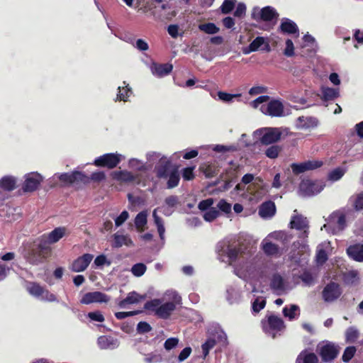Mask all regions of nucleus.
Here are the masks:
<instances>
[{"label":"nucleus","mask_w":363,"mask_h":363,"mask_svg":"<svg viewBox=\"0 0 363 363\" xmlns=\"http://www.w3.org/2000/svg\"><path fill=\"white\" fill-rule=\"evenodd\" d=\"M218 259L234 268L235 274L246 281H262L268 277V267L262 255L255 254V247L250 243L227 237L216 247Z\"/></svg>","instance_id":"f257e3e1"},{"label":"nucleus","mask_w":363,"mask_h":363,"mask_svg":"<svg viewBox=\"0 0 363 363\" xmlns=\"http://www.w3.org/2000/svg\"><path fill=\"white\" fill-rule=\"evenodd\" d=\"M144 308L153 313L155 315L162 319H167L176 309V305L172 301L163 303L160 298H154L147 301Z\"/></svg>","instance_id":"f03ea898"},{"label":"nucleus","mask_w":363,"mask_h":363,"mask_svg":"<svg viewBox=\"0 0 363 363\" xmlns=\"http://www.w3.org/2000/svg\"><path fill=\"white\" fill-rule=\"evenodd\" d=\"M147 160L150 162H154L159 159V164L155 167L156 175L159 179H167L169 174L174 169L172 167L171 160L160 152H150L146 155Z\"/></svg>","instance_id":"7ed1b4c3"},{"label":"nucleus","mask_w":363,"mask_h":363,"mask_svg":"<svg viewBox=\"0 0 363 363\" xmlns=\"http://www.w3.org/2000/svg\"><path fill=\"white\" fill-rule=\"evenodd\" d=\"M253 137L262 145H269L281 139V132L278 128H262L254 131Z\"/></svg>","instance_id":"20e7f679"},{"label":"nucleus","mask_w":363,"mask_h":363,"mask_svg":"<svg viewBox=\"0 0 363 363\" xmlns=\"http://www.w3.org/2000/svg\"><path fill=\"white\" fill-rule=\"evenodd\" d=\"M262 325L265 334L272 338L280 336L285 328L283 320L274 315L266 316L265 319L262 320Z\"/></svg>","instance_id":"39448f33"},{"label":"nucleus","mask_w":363,"mask_h":363,"mask_svg":"<svg viewBox=\"0 0 363 363\" xmlns=\"http://www.w3.org/2000/svg\"><path fill=\"white\" fill-rule=\"evenodd\" d=\"M57 180L61 182L62 185H71L74 183L86 182L87 177L83 173L74 171L70 173L55 174L51 178L49 179V184L52 187L57 185Z\"/></svg>","instance_id":"423d86ee"},{"label":"nucleus","mask_w":363,"mask_h":363,"mask_svg":"<svg viewBox=\"0 0 363 363\" xmlns=\"http://www.w3.org/2000/svg\"><path fill=\"white\" fill-rule=\"evenodd\" d=\"M316 352L324 362L330 363L337 357L339 347L329 341H323L317 345Z\"/></svg>","instance_id":"0eeeda50"},{"label":"nucleus","mask_w":363,"mask_h":363,"mask_svg":"<svg viewBox=\"0 0 363 363\" xmlns=\"http://www.w3.org/2000/svg\"><path fill=\"white\" fill-rule=\"evenodd\" d=\"M345 216L342 213L335 212L330 216L328 223L325 224L321 229L324 228L328 233L337 234L345 228Z\"/></svg>","instance_id":"6e6552de"},{"label":"nucleus","mask_w":363,"mask_h":363,"mask_svg":"<svg viewBox=\"0 0 363 363\" xmlns=\"http://www.w3.org/2000/svg\"><path fill=\"white\" fill-rule=\"evenodd\" d=\"M124 159V156L119 153H106L96 157L93 162L96 167L113 169Z\"/></svg>","instance_id":"1a4fd4ad"},{"label":"nucleus","mask_w":363,"mask_h":363,"mask_svg":"<svg viewBox=\"0 0 363 363\" xmlns=\"http://www.w3.org/2000/svg\"><path fill=\"white\" fill-rule=\"evenodd\" d=\"M251 17L252 19L259 21H272L279 17V13L276 9L270 6H267L260 9L258 6H255L251 12Z\"/></svg>","instance_id":"9d476101"},{"label":"nucleus","mask_w":363,"mask_h":363,"mask_svg":"<svg viewBox=\"0 0 363 363\" xmlns=\"http://www.w3.org/2000/svg\"><path fill=\"white\" fill-rule=\"evenodd\" d=\"M44 177L36 172H30L24 176V182L22 184L23 192H33L40 186Z\"/></svg>","instance_id":"9b49d317"},{"label":"nucleus","mask_w":363,"mask_h":363,"mask_svg":"<svg viewBox=\"0 0 363 363\" xmlns=\"http://www.w3.org/2000/svg\"><path fill=\"white\" fill-rule=\"evenodd\" d=\"M262 113L271 117L284 116V107L281 101L272 99L267 104L262 105L259 108Z\"/></svg>","instance_id":"f8f14e48"},{"label":"nucleus","mask_w":363,"mask_h":363,"mask_svg":"<svg viewBox=\"0 0 363 363\" xmlns=\"http://www.w3.org/2000/svg\"><path fill=\"white\" fill-rule=\"evenodd\" d=\"M324 188L321 183L310 180L302 181L299 185V194L302 196H313L319 194Z\"/></svg>","instance_id":"ddd939ff"},{"label":"nucleus","mask_w":363,"mask_h":363,"mask_svg":"<svg viewBox=\"0 0 363 363\" xmlns=\"http://www.w3.org/2000/svg\"><path fill=\"white\" fill-rule=\"evenodd\" d=\"M67 234L65 227H57L48 234H43L39 238V241L45 246L57 242L61 238Z\"/></svg>","instance_id":"4468645a"},{"label":"nucleus","mask_w":363,"mask_h":363,"mask_svg":"<svg viewBox=\"0 0 363 363\" xmlns=\"http://www.w3.org/2000/svg\"><path fill=\"white\" fill-rule=\"evenodd\" d=\"M290 227L291 228L302 231L299 235L300 238L304 239L308 237L309 228L308 220L307 218L302 215H294L290 221Z\"/></svg>","instance_id":"2eb2a0df"},{"label":"nucleus","mask_w":363,"mask_h":363,"mask_svg":"<svg viewBox=\"0 0 363 363\" xmlns=\"http://www.w3.org/2000/svg\"><path fill=\"white\" fill-rule=\"evenodd\" d=\"M269 287L274 294L281 296L286 290V280L279 273H274L270 278Z\"/></svg>","instance_id":"dca6fc26"},{"label":"nucleus","mask_w":363,"mask_h":363,"mask_svg":"<svg viewBox=\"0 0 363 363\" xmlns=\"http://www.w3.org/2000/svg\"><path fill=\"white\" fill-rule=\"evenodd\" d=\"M45 248V246L40 242L38 244V248H32L26 251L23 257L26 259V261L33 264L38 265L43 262V256L42 254V250Z\"/></svg>","instance_id":"f3484780"},{"label":"nucleus","mask_w":363,"mask_h":363,"mask_svg":"<svg viewBox=\"0 0 363 363\" xmlns=\"http://www.w3.org/2000/svg\"><path fill=\"white\" fill-rule=\"evenodd\" d=\"M342 294L339 284L335 282L328 284L323 290L322 296L325 302H333L337 299Z\"/></svg>","instance_id":"a211bd4d"},{"label":"nucleus","mask_w":363,"mask_h":363,"mask_svg":"<svg viewBox=\"0 0 363 363\" xmlns=\"http://www.w3.org/2000/svg\"><path fill=\"white\" fill-rule=\"evenodd\" d=\"M323 165L320 160H308L301 163H293L291 165L293 172L296 174L303 173L308 170L315 169Z\"/></svg>","instance_id":"6ab92c4d"},{"label":"nucleus","mask_w":363,"mask_h":363,"mask_svg":"<svg viewBox=\"0 0 363 363\" xmlns=\"http://www.w3.org/2000/svg\"><path fill=\"white\" fill-rule=\"evenodd\" d=\"M110 297L101 291L88 292L85 294L80 300L82 304H90L92 303H107Z\"/></svg>","instance_id":"aec40b11"},{"label":"nucleus","mask_w":363,"mask_h":363,"mask_svg":"<svg viewBox=\"0 0 363 363\" xmlns=\"http://www.w3.org/2000/svg\"><path fill=\"white\" fill-rule=\"evenodd\" d=\"M93 257V255L89 253L79 257L72 262L70 269L74 272H84L91 263Z\"/></svg>","instance_id":"412c9836"},{"label":"nucleus","mask_w":363,"mask_h":363,"mask_svg":"<svg viewBox=\"0 0 363 363\" xmlns=\"http://www.w3.org/2000/svg\"><path fill=\"white\" fill-rule=\"evenodd\" d=\"M208 337L215 338L216 343L221 345H226L228 343V337L225 333L218 325L211 326L208 330Z\"/></svg>","instance_id":"4be33fe9"},{"label":"nucleus","mask_w":363,"mask_h":363,"mask_svg":"<svg viewBox=\"0 0 363 363\" xmlns=\"http://www.w3.org/2000/svg\"><path fill=\"white\" fill-rule=\"evenodd\" d=\"M318 96L323 102L333 101L340 96V89L322 86Z\"/></svg>","instance_id":"5701e85b"},{"label":"nucleus","mask_w":363,"mask_h":363,"mask_svg":"<svg viewBox=\"0 0 363 363\" xmlns=\"http://www.w3.org/2000/svg\"><path fill=\"white\" fill-rule=\"evenodd\" d=\"M152 74L157 77H163L168 75L173 69L172 64H158L152 62L150 67Z\"/></svg>","instance_id":"b1692460"},{"label":"nucleus","mask_w":363,"mask_h":363,"mask_svg":"<svg viewBox=\"0 0 363 363\" xmlns=\"http://www.w3.org/2000/svg\"><path fill=\"white\" fill-rule=\"evenodd\" d=\"M97 344L101 350H114L119 346L116 338L108 335H101L97 340Z\"/></svg>","instance_id":"393cba45"},{"label":"nucleus","mask_w":363,"mask_h":363,"mask_svg":"<svg viewBox=\"0 0 363 363\" xmlns=\"http://www.w3.org/2000/svg\"><path fill=\"white\" fill-rule=\"evenodd\" d=\"M112 238L113 242L111 246L113 248H119L123 245L127 247L134 246V243L128 235H123L118 232L114 233Z\"/></svg>","instance_id":"a878e982"},{"label":"nucleus","mask_w":363,"mask_h":363,"mask_svg":"<svg viewBox=\"0 0 363 363\" xmlns=\"http://www.w3.org/2000/svg\"><path fill=\"white\" fill-rule=\"evenodd\" d=\"M318 125V120L313 116H299L296 119V126L298 129H308Z\"/></svg>","instance_id":"bb28decb"},{"label":"nucleus","mask_w":363,"mask_h":363,"mask_svg":"<svg viewBox=\"0 0 363 363\" xmlns=\"http://www.w3.org/2000/svg\"><path fill=\"white\" fill-rule=\"evenodd\" d=\"M144 298L145 296H141L136 291H131L124 299L120 301L118 305L121 308H125L128 305L138 303Z\"/></svg>","instance_id":"cd10ccee"},{"label":"nucleus","mask_w":363,"mask_h":363,"mask_svg":"<svg viewBox=\"0 0 363 363\" xmlns=\"http://www.w3.org/2000/svg\"><path fill=\"white\" fill-rule=\"evenodd\" d=\"M262 245L264 252L268 256L279 257L282 254V250L278 245L272 243L267 239L262 242Z\"/></svg>","instance_id":"c85d7f7f"},{"label":"nucleus","mask_w":363,"mask_h":363,"mask_svg":"<svg viewBox=\"0 0 363 363\" xmlns=\"http://www.w3.org/2000/svg\"><path fill=\"white\" fill-rule=\"evenodd\" d=\"M275 204L271 201L264 202L259 209V215L263 218H272L275 214Z\"/></svg>","instance_id":"c756f323"},{"label":"nucleus","mask_w":363,"mask_h":363,"mask_svg":"<svg viewBox=\"0 0 363 363\" xmlns=\"http://www.w3.org/2000/svg\"><path fill=\"white\" fill-rule=\"evenodd\" d=\"M348 256L357 262H363V244L350 245L347 249Z\"/></svg>","instance_id":"7c9ffc66"},{"label":"nucleus","mask_w":363,"mask_h":363,"mask_svg":"<svg viewBox=\"0 0 363 363\" xmlns=\"http://www.w3.org/2000/svg\"><path fill=\"white\" fill-rule=\"evenodd\" d=\"M280 29L283 33L289 34L298 33L297 25L293 21L286 18L281 20Z\"/></svg>","instance_id":"2f4dec72"},{"label":"nucleus","mask_w":363,"mask_h":363,"mask_svg":"<svg viewBox=\"0 0 363 363\" xmlns=\"http://www.w3.org/2000/svg\"><path fill=\"white\" fill-rule=\"evenodd\" d=\"M111 176L113 179L123 182H130L135 179V177L131 172L125 170L113 172Z\"/></svg>","instance_id":"473e14b6"},{"label":"nucleus","mask_w":363,"mask_h":363,"mask_svg":"<svg viewBox=\"0 0 363 363\" xmlns=\"http://www.w3.org/2000/svg\"><path fill=\"white\" fill-rule=\"evenodd\" d=\"M16 186V179L13 176H4L0 179V188L8 191H13Z\"/></svg>","instance_id":"72a5a7b5"},{"label":"nucleus","mask_w":363,"mask_h":363,"mask_svg":"<svg viewBox=\"0 0 363 363\" xmlns=\"http://www.w3.org/2000/svg\"><path fill=\"white\" fill-rule=\"evenodd\" d=\"M123 84L125 86H118V94L115 100L116 101H128L129 97L133 94L132 89L130 87L129 84H126L125 82H123Z\"/></svg>","instance_id":"f704fd0d"},{"label":"nucleus","mask_w":363,"mask_h":363,"mask_svg":"<svg viewBox=\"0 0 363 363\" xmlns=\"http://www.w3.org/2000/svg\"><path fill=\"white\" fill-rule=\"evenodd\" d=\"M265 43L263 37H257L247 47L243 48L242 52L248 55L252 52L258 50V49Z\"/></svg>","instance_id":"c9c22d12"},{"label":"nucleus","mask_w":363,"mask_h":363,"mask_svg":"<svg viewBox=\"0 0 363 363\" xmlns=\"http://www.w3.org/2000/svg\"><path fill=\"white\" fill-rule=\"evenodd\" d=\"M180 180V174L177 169H174L170 174H169L167 179V189H173L178 186Z\"/></svg>","instance_id":"e433bc0d"},{"label":"nucleus","mask_w":363,"mask_h":363,"mask_svg":"<svg viewBox=\"0 0 363 363\" xmlns=\"http://www.w3.org/2000/svg\"><path fill=\"white\" fill-rule=\"evenodd\" d=\"M349 202L351 203L352 206L357 211H360L363 210V192H360L352 196Z\"/></svg>","instance_id":"4c0bfd02"},{"label":"nucleus","mask_w":363,"mask_h":363,"mask_svg":"<svg viewBox=\"0 0 363 363\" xmlns=\"http://www.w3.org/2000/svg\"><path fill=\"white\" fill-rule=\"evenodd\" d=\"M147 213L146 211H143L137 214L135 218V225L138 231H143L144 228L147 224Z\"/></svg>","instance_id":"58836bf2"},{"label":"nucleus","mask_w":363,"mask_h":363,"mask_svg":"<svg viewBox=\"0 0 363 363\" xmlns=\"http://www.w3.org/2000/svg\"><path fill=\"white\" fill-rule=\"evenodd\" d=\"M227 300L230 303H237L240 300L241 295L240 291L233 286H230L227 289Z\"/></svg>","instance_id":"ea45409f"},{"label":"nucleus","mask_w":363,"mask_h":363,"mask_svg":"<svg viewBox=\"0 0 363 363\" xmlns=\"http://www.w3.org/2000/svg\"><path fill=\"white\" fill-rule=\"evenodd\" d=\"M267 238L281 241L285 245L290 241L291 237L284 231H275L269 234Z\"/></svg>","instance_id":"a19ab883"},{"label":"nucleus","mask_w":363,"mask_h":363,"mask_svg":"<svg viewBox=\"0 0 363 363\" xmlns=\"http://www.w3.org/2000/svg\"><path fill=\"white\" fill-rule=\"evenodd\" d=\"M344 282L348 285H354L358 283L359 272L357 270H350L344 274Z\"/></svg>","instance_id":"79ce46f5"},{"label":"nucleus","mask_w":363,"mask_h":363,"mask_svg":"<svg viewBox=\"0 0 363 363\" xmlns=\"http://www.w3.org/2000/svg\"><path fill=\"white\" fill-rule=\"evenodd\" d=\"M44 289L45 288L42 287L40 285L35 282L30 283L27 286V290L28 293L31 296L38 299H40L42 294L43 293Z\"/></svg>","instance_id":"37998d69"},{"label":"nucleus","mask_w":363,"mask_h":363,"mask_svg":"<svg viewBox=\"0 0 363 363\" xmlns=\"http://www.w3.org/2000/svg\"><path fill=\"white\" fill-rule=\"evenodd\" d=\"M266 306V299L263 296H256L252 300V310L253 313H259Z\"/></svg>","instance_id":"c03bdc74"},{"label":"nucleus","mask_w":363,"mask_h":363,"mask_svg":"<svg viewBox=\"0 0 363 363\" xmlns=\"http://www.w3.org/2000/svg\"><path fill=\"white\" fill-rule=\"evenodd\" d=\"M299 308L296 305H291L289 308L285 306L283 308V314L285 317L289 318V320L294 319L299 315Z\"/></svg>","instance_id":"a18cd8bd"},{"label":"nucleus","mask_w":363,"mask_h":363,"mask_svg":"<svg viewBox=\"0 0 363 363\" xmlns=\"http://www.w3.org/2000/svg\"><path fill=\"white\" fill-rule=\"evenodd\" d=\"M281 150V146L272 145L266 149L264 154L269 159H276L278 157Z\"/></svg>","instance_id":"49530a36"},{"label":"nucleus","mask_w":363,"mask_h":363,"mask_svg":"<svg viewBox=\"0 0 363 363\" xmlns=\"http://www.w3.org/2000/svg\"><path fill=\"white\" fill-rule=\"evenodd\" d=\"M359 337L358 330L354 327H350L345 332V340L347 343L354 342Z\"/></svg>","instance_id":"de8ad7c7"},{"label":"nucleus","mask_w":363,"mask_h":363,"mask_svg":"<svg viewBox=\"0 0 363 363\" xmlns=\"http://www.w3.org/2000/svg\"><path fill=\"white\" fill-rule=\"evenodd\" d=\"M199 29L208 34H216L218 32V28L213 23L200 24Z\"/></svg>","instance_id":"09e8293b"},{"label":"nucleus","mask_w":363,"mask_h":363,"mask_svg":"<svg viewBox=\"0 0 363 363\" xmlns=\"http://www.w3.org/2000/svg\"><path fill=\"white\" fill-rule=\"evenodd\" d=\"M216 344L215 338L208 337L206 341L201 345L203 357L205 358L211 350Z\"/></svg>","instance_id":"8fccbe9b"},{"label":"nucleus","mask_w":363,"mask_h":363,"mask_svg":"<svg viewBox=\"0 0 363 363\" xmlns=\"http://www.w3.org/2000/svg\"><path fill=\"white\" fill-rule=\"evenodd\" d=\"M241 96L240 94H229L224 91H218V97L220 100L223 101V102L226 103H231L233 102V99L235 98H240Z\"/></svg>","instance_id":"3c124183"},{"label":"nucleus","mask_w":363,"mask_h":363,"mask_svg":"<svg viewBox=\"0 0 363 363\" xmlns=\"http://www.w3.org/2000/svg\"><path fill=\"white\" fill-rule=\"evenodd\" d=\"M147 267L143 263L135 264L131 268L132 274L137 277L143 276L146 272Z\"/></svg>","instance_id":"603ef678"},{"label":"nucleus","mask_w":363,"mask_h":363,"mask_svg":"<svg viewBox=\"0 0 363 363\" xmlns=\"http://www.w3.org/2000/svg\"><path fill=\"white\" fill-rule=\"evenodd\" d=\"M302 357L303 363H319L318 357L313 352H302L298 359Z\"/></svg>","instance_id":"864d4df0"},{"label":"nucleus","mask_w":363,"mask_h":363,"mask_svg":"<svg viewBox=\"0 0 363 363\" xmlns=\"http://www.w3.org/2000/svg\"><path fill=\"white\" fill-rule=\"evenodd\" d=\"M345 172V171L344 169L337 167L329 173L328 179L333 182H336L343 177Z\"/></svg>","instance_id":"5fc2aeb1"},{"label":"nucleus","mask_w":363,"mask_h":363,"mask_svg":"<svg viewBox=\"0 0 363 363\" xmlns=\"http://www.w3.org/2000/svg\"><path fill=\"white\" fill-rule=\"evenodd\" d=\"M236 0H224L220 6L221 12L224 14L230 13L233 9Z\"/></svg>","instance_id":"6e6d98bb"},{"label":"nucleus","mask_w":363,"mask_h":363,"mask_svg":"<svg viewBox=\"0 0 363 363\" xmlns=\"http://www.w3.org/2000/svg\"><path fill=\"white\" fill-rule=\"evenodd\" d=\"M219 215V211L214 207L210 208L203 214V218L208 222L215 220Z\"/></svg>","instance_id":"4d7b16f0"},{"label":"nucleus","mask_w":363,"mask_h":363,"mask_svg":"<svg viewBox=\"0 0 363 363\" xmlns=\"http://www.w3.org/2000/svg\"><path fill=\"white\" fill-rule=\"evenodd\" d=\"M356 350V347L354 346L346 347L342 357V361L344 362H348L355 354Z\"/></svg>","instance_id":"13d9d810"},{"label":"nucleus","mask_w":363,"mask_h":363,"mask_svg":"<svg viewBox=\"0 0 363 363\" xmlns=\"http://www.w3.org/2000/svg\"><path fill=\"white\" fill-rule=\"evenodd\" d=\"M269 100V96L267 95H263L257 97L255 100L252 101L250 103V106L253 108H257L259 106L261 107L263 104L268 101Z\"/></svg>","instance_id":"bf43d9fd"},{"label":"nucleus","mask_w":363,"mask_h":363,"mask_svg":"<svg viewBox=\"0 0 363 363\" xmlns=\"http://www.w3.org/2000/svg\"><path fill=\"white\" fill-rule=\"evenodd\" d=\"M128 166L130 168L142 171L145 169V167L144 163L138 159L132 158L128 162Z\"/></svg>","instance_id":"052dcab7"},{"label":"nucleus","mask_w":363,"mask_h":363,"mask_svg":"<svg viewBox=\"0 0 363 363\" xmlns=\"http://www.w3.org/2000/svg\"><path fill=\"white\" fill-rule=\"evenodd\" d=\"M303 42L305 43V46H309L311 49L313 50H315L318 45L315 41V39L309 34H306L303 37Z\"/></svg>","instance_id":"680f3d73"},{"label":"nucleus","mask_w":363,"mask_h":363,"mask_svg":"<svg viewBox=\"0 0 363 363\" xmlns=\"http://www.w3.org/2000/svg\"><path fill=\"white\" fill-rule=\"evenodd\" d=\"M195 167H185L182 170V176L186 181H191L194 178V170Z\"/></svg>","instance_id":"e2e57ef3"},{"label":"nucleus","mask_w":363,"mask_h":363,"mask_svg":"<svg viewBox=\"0 0 363 363\" xmlns=\"http://www.w3.org/2000/svg\"><path fill=\"white\" fill-rule=\"evenodd\" d=\"M40 299L48 302H57L58 300L54 294L50 293L48 289H44Z\"/></svg>","instance_id":"0e129e2a"},{"label":"nucleus","mask_w":363,"mask_h":363,"mask_svg":"<svg viewBox=\"0 0 363 363\" xmlns=\"http://www.w3.org/2000/svg\"><path fill=\"white\" fill-rule=\"evenodd\" d=\"M246 5L242 2H240L238 4L236 9L233 13L234 16L238 18H242L245 16L246 13Z\"/></svg>","instance_id":"69168bd1"},{"label":"nucleus","mask_w":363,"mask_h":363,"mask_svg":"<svg viewBox=\"0 0 363 363\" xmlns=\"http://www.w3.org/2000/svg\"><path fill=\"white\" fill-rule=\"evenodd\" d=\"M162 359V357L161 354L157 353H150L145 356L144 361L146 363H157L160 362Z\"/></svg>","instance_id":"338daca9"},{"label":"nucleus","mask_w":363,"mask_h":363,"mask_svg":"<svg viewBox=\"0 0 363 363\" xmlns=\"http://www.w3.org/2000/svg\"><path fill=\"white\" fill-rule=\"evenodd\" d=\"M320 246H318V250L316 254V262L318 264H323L328 259V255L325 250L320 248Z\"/></svg>","instance_id":"774afa93"}]
</instances>
